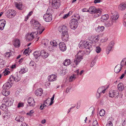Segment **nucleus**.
I'll list each match as a JSON object with an SVG mask.
<instances>
[{"label":"nucleus","instance_id":"obj_59","mask_svg":"<svg viewBox=\"0 0 126 126\" xmlns=\"http://www.w3.org/2000/svg\"><path fill=\"white\" fill-rule=\"evenodd\" d=\"M34 112V111L33 110H31L29 112L27 113V114L30 115H31V114Z\"/></svg>","mask_w":126,"mask_h":126},{"label":"nucleus","instance_id":"obj_19","mask_svg":"<svg viewBox=\"0 0 126 126\" xmlns=\"http://www.w3.org/2000/svg\"><path fill=\"white\" fill-rule=\"evenodd\" d=\"M6 23V21L4 19L0 20V30H2L3 29Z\"/></svg>","mask_w":126,"mask_h":126},{"label":"nucleus","instance_id":"obj_56","mask_svg":"<svg viewBox=\"0 0 126 126\" xmlns=\"http://www.w3.org/2000/svg\"><path fill=\"white\" fill-rule=\"evenodd\" d=\"M101 94L98 93V92H97V93H96V97L97 98H99L100 97V95Z\"/></svg>","mask_w":126,"mask_h":126},{"label":"nucleus","instance_id":"obj_23","mask_svg":"<svg viewBox=\"0 0 126 126\" xmlns=\"http://www.w3.org/2000/svg\"><path fill=\"white\" fill-rule=\"evenodd\" d=\"M43 92L42 89L41 88H39L37 89L35 92V94L37 96H41Z\"/></svg>","mask_w":126,"mask_h":126},{"label":"nucleus","instance_id":"obj_44","mask_svg":"<svg viewBox=\"0 0 126 126\" xmlns=\"http://www.w3.org/2000/svg\"><path fill=\"white\" fill-rule=\"evenodd\" d=\"M27 71V70L26 68L21 69L19 71V73L21 74H23Z\"/></svg>","mask_w":126,"mask_h":126},{"label":"nucleus","instance_id":"obj_14","mask_svg":"<svg viewBox=\"0 0 126 126\" xmlns=\"http://www.w3.org/2000/svg\"><path fill=\"white\" fill-rule=\"evenodd\" d=\"M12 83H10L9 82H7L4 84L3 86V89L8 90L12 87Z\"/></svg>","mask_w":126,"mask_h":126},{"label":"nucleus","instance_id":"obj_57","mask_svg":"<svg viewBox=\"0 0 126 126\" xmlns=\"http://www.w3.org/2000/svg\"><path fill=\"white\" fill-rule=\"evenodd\" d=\"M11 53L10 52L7 53L5 55V56L8 57H9L11 56Z\"/></svg>","mask_w":126,"mask_h":126},{"label":"nucleus","instance_id":"obj_38","mask_svg":"<svg viewBox=\"0 0 126 126\" xmlns=\"http://www.w3.org/2000/svg\"><path fill=\"white\" fill-rule=\"evenodd\" d=\"M3 94L5 96H7L10 94V92L8 90L3 89L2 91Z\"/></svg>","mask_w":126,"mask_h":126},{"label":"nucleus","instance_id":"obj_37","mask_svg":"<svg viewBox=\"0 0 126 126\" xmlns=\"http://www.w3.org/2000/svg\"><path fill=\"white\" fill-rule=\"evenodd\" d=\"M15 5L16 6V7L17 9L20 10H21L22 9V3L21 2H16L15 3Z\"/></svg>","mask_w":126,"mask_h":126},{"label":"nucleus","instance_id":"obj_40","mask_svg":"<svg viewBox=\"0 0 126 126\" xmlns=\"http://www.w3.org/2000/svg\"><path fill=\"white\" fill-rule=\"evenodd\" d=\"M76 75L73 74L69 78V81L71 82L74 80L76 79Z\"/></svg>","mask_w":126,"mask_h":126},{"label":"nucleus","instance_id":"obj_13","mask_svg":"<svg viewBox=\"0 0 126 126\" xmlns=\"http://www.w3.org/2000/svg\"><path fill=\"white\" fill-rule=\"evenodd\" d=\"M43 18L46 21L49 22L51 21L52 20V16L51 15L46 13L43 16Z\"/></svg>","mask_w":126,"mask_h":126},{"label":"nucleus","instance_id":"obj_46","mask_svg":"<svg viewBox=\"0 0 126 126\" xmlns=\"http://www.w3.org/2000/svg\"><path fill=\"white\" fill-rule=\"evenodd\" d=\"M105 111L103 109L101 110L100 111V115L101 116H103L105 115Z\"/></svg>","mask_w":126,"mask_h":126},{"label":"nucleus","instance_id":"obj_36","mask_svg":"<svg viewBox=\"0 0 126 126\" xmlns=\"http://www.w3.org/2000/svg\"><path fill=\"white\" fill-rule=\"evenodd\" d=\"M15 120L18 122H22L24 121V118L22 116H18L16 118Z\"/></svg>","mask_w":126,"mask_h":126},{"label":"nucleus","instance_id":"obj_4","mask_svg":"<svg viewBox=\"0 0 126 126\" xmlns=\"http://www.w3.org/2000/svg\"><path fill=\"white\" fill-rule=\"evenodd\" d=\"M16 11L14 10H9L6 12V15L9 18H13L16 14Z\"/></svg>","mask_w":126,"mask_h":126},{"label":"nucleus","instance_id":"obj_52","mask_svg":"<svg viewBox=\"0 0 126 126\" xmlns=\"http://www.w3.org/2000/svg\"><path fill=\"white\" fill-rule=\"evenodd\" d=\"M14 77L13 76L11 75L10 78L9 80L10 81V83H12V82L13 80H14Z\"/></svg>","mask_w":126,"mask_h":126},{"label":"nucleus","instance_id":"obj_48","mask_svg":"<svg viewBox=\"0 0 126 126\" xmlns=\"http://www.w3.org/2000/svg\"><path fill=\"white\" fill-rule=\"evenodd\" d=\"M101 50V49L99 47H97L96 48V51L97 53H99Z\"/></svg>","mask_w":126,"mask_h":126},{"label":"nucleus","instance_id":"obj_54","mask_svg":"<svg viewBox=\"0 0 126 126\" xmlns=\"http://www.w3.org/2000/svg\"><path fill=\"white\" fill-rule=\"evenodd\" d=\"M95 62H96L95 61H93L91 63L90 65V66L91 67H93L95 64Z\"/></svg>","mask_w":126,"mask_h":126},{"label":"nucleus","instance_id":"obj_28","mask_svg":"<svg viewBox=\"0 0 126 126\" xmlns=\"http://www.w3.org/2000/svg\"><path fill=\"white\" fill-rule=\"evenodd\" d=\"M106 90V89L104 86L101 87L99 88L97 90V92L101 94L102 93H104Z\"/></svg>","mask_w":126,"mask_h":126},{"label":"nucleus","instance_id":"obj_49","mask_svg":"<svg viewBox=\"0 0 126 126\" xmlns=\"http://www.w3.org/2000/svg\"><path fill=\"white\" fill-rule=\"evenodd\" d=\"M35 64V63L34 62L32 61H31L29 63V65L33 67Z\"/></svg>","mask_w":126,"mask_h":126},{"label":"nucleus","instance_id":"obj_15","mask_svg":"<svg viewBox=\"0 0 126 126\" xmlns=\"http://www.w3.org/2000/svg\"><path fill=\"white\" fill-rule=\"evenodd\" d=\"M59 47L60 50L62 51H65L66 49V46L63 42H60L59 44Z\"/></svg>","mask_w":126,"mask_h":126},{"label":"nucleus","instance_id":"obj_45","mask_svg":"<svg viewBox=\"0 0 126 126\" xmlns=\"http://www.w3.org/2000/svg\"><path fill=\"white\" fill-rule=\"evenodd\" d=\"M72 13L71 12H70L68 13L65 15L63 17V18L64 19L67 18L68 16L71 14Z\"/></svg>","mask_w":126,"mask_h":126},{"label":"nucleus","instance_id":"obj_53","mask_svg":"<svg viewBox=\"0 0 126 126\" xmlns=\"http://www.w3.org/2000/svg\"><path fill=\"white\" fill-rule=\"evenodd\" d=\"M24 106V104L23 103H19L18 104L17 107H23Z\"/></svg>","mask_w":126,"mask_h":126},{"label":"nucleus","instance_id":"obj_32","mask_svg":"<svg viewBox=\"0 0 126 126\" xmlns=\"http://www.w3.org/2000/svg\"><path fill=\"white\" fill-rule=\"evenodd\" d=\"M95 29L97 32H99L103 31L104 29V27L103 26H98V27L96 28Z\"/></svg>","mask_w":126,"mask_h":126},{"label":"nucleus","instance_id":"obj_29","mask_svg":"<svg viewBox=\"0 0 126 126\" xmlns=\"http://www.w3.org/2000/svg\"><path fill=\"white\" fill-rule=\"evenodd\" d=\"M118 90L122 92L124 89V86L123 84L121 83H119L117 85Z\"/></svg>","mask_w":126,"mask_h":126},{"label":"nucleus","instance_id":"obj_7","mask_svg":"<svg viewBox=\"0 0 126 126\" xmlns=\"http://www.w3.org/2000/svg\"><path fill=\"white\" fill-rule=\"evenodd\" d=\"M114 44L115 43L114 41H111L110 43L106 49V53L107 54H109L110 52L112 50Z\"/></svg>","mask_w":126,"mask_h":126},{"label":"nucleus","instance_id":"obj_21","mask_svg":"<svg viewBox=\"0 0 126 126\" xmlns=\"http://www.w3.org/2000/svg\"><path fill=\"white\" fill-rule=\"evenodd\" d=\"M48 80L50 81H55L57 78V76L55 75H52L48 77Z\"/></svg>","mask_w":126,"mask_h":126},{"label":"nucleus","instance_id":"obj_9","mask_svg":"<svg viewBox=\"0 0 126 126\" xmlns=\"http://www.w3.org/2000/svg\"><path fill=\"white\" fill-rule=\"evenodd\" d=\"M119 95V93L117 90L110 91L109 93V96L111 97L117 98Z\"/></svg>","mask_w":126,"mask_h":126},{"label":"nucleus","instance_id":"obj_64","mask_svg":"<svg viewBox=\"0 0 126 126\" xmlns=\"http://www.w3.org/2000/svg\"><path fill=\"white\" fill-rule=\"evenodd\" d=\"M123 126H126V119L124 120L123 121Z\"/></svg>","mask_w":126,"mask_h":126},{"label":"nucleus","instance_id":"obj_2","mask_svg":"<svg viewBox=\"0 0 126 126\" xmlns=\"http://www.w3.org/2000/svg\"><path fill=\"white\" fill-rule=\"evenodd\" d=\"M83 53V51H79L76 55V58L74 60V63L76 65H77L82 59Z\"/></svg>","mask_w":126,"mask_h":126},{"label":"nucleus","instance_id":"obj_6","mask_svg":"<svg viewBox=\"0 0 126 126\" xmlns=\"http://www.w3.org/2000/svg\"><path fill=\"white\" fill-rule=\"evenodd\" d=\"M14 101V99L11 97H7L3 100V101L5 102V104L8 106L12 105Z\"/></svg>","mask_w":126,"mask_h":126},{"label":"nucleus","instance_id":"obj_27","mask_svg":"<svg viewBox=\"0 0 126 126\" xmlns=\"http://www.w3.org/2000/svg\"><path fill=\"white\" fill-rule=\"evenodd\" d=\"M122 67L120 65H117L114 68L115 72L117 73H119L121 70Z\"/></svg>","mask_w":126,"mask_h":126},{"label":"nucleus","instance_id":"obj_51","mask_svg":"<svg viewBox=\"0 0 126 126\" xmlns=\"http://www.w3.org/2000/svg\"><path fill=\"white\" fill-rule=\"evenodd\" d=\"M93 126H98V125L97 121H94L93 123Z\"/></svg>","mask_w":126,"mask_h":126},{"label":"nucleus","instance_id":"obj_39","mask_svg":"<svg viewBox=\"0 0 126 126\" xmlns=\"http://www.w3.org/2000/svg\"><path fill=\"white\" fill-rule=\"evenodd\" d=\"M101 11L99 9H97V11L95 13V17H98L101 14Z\"/></svg>","mask_w":126,"mask_h":126},{"label":"nucleus","instance_id":"obj_31","mask_svg":"<svg viewBox=\"0 0 126 126\" xmlns=\"http://www.w3.org/2000/svg\"><path fill=\"white\" fill-rule=\"evenodd\" d=\"M126 8V4L125 3H122L119 6L118 8L122 11L124 10Z\"/></svg>","mask_w":126,"mask_h":126},{"label":"nucleus","instance_id":"obj_61","mask_svg":"<svg viewBox=\"0 0 126 126\" xmlns=\"http://www.w3.org/2000/svg\"><path fill=\"white\" fill-rule=\"evenodd\" d=\"M28 49H25V51H24L23 52V54H28Z\"/></svg>","mask_w":126,"mask_h":126},{"label":"nucleus","instance_id":"obj_30","mask_svg":"<svg viewBox=\"0 0 126 126\" xmlns=\"http://www.w3.org/2000/svg\"><path fill=\"white\" fill-rule=\"evenodd\" d=\"M109 18V16L108 14H105L103 15L101 17L100 19L102 22L105 21L107 20Z\"/></svg>","mask_w":126,"mask_h":126},{"label":"nucleus","instance_id":"obj_10","mask_svg":"<svg viewBox=\"0 0 126 126\" xmlns=\"http://www.w3.org/2000/svg\"><path fill=\"white\" fill-rule=\"evenodd\" d=\"M68 29L67 27L65 25L60 26L58 28V31L63 33H67L68 32Z\"/></svg>","mask_w":126,"mask_h":126},{"label":"nucleus","instance_id":"obj_5","mask_svg":"<svg viewBox=\"0 0 126 126\" xmlns=\"http://www.w3.org/2000/svg\"><path fill=\"white\" fill-rule=\"evenodd\" d=\"M50 45L48 47L49 50H54L57 48V42L55 40H53L50 42Z\"/></svg>","mask_w":126,"mask_h":126},{"label":"nucleus","instance_id":"obj_41","mask_svg":"<svg viewBox=\"0 0 126 126\" xmlns=\"http://www.w3.org/2000/svg\"><path fill=\"white\" fill-rule=\"evenodd\" d=\"M41 25V24L39 23L38 22L35 21H34L33 23V26L34 27L37 28Z\"/></svg>","mask_w":126,"mask_h":126},{"label":"nucleus","instance_id":"obj_62","mask_svg":"<svg viewBox=\"0 0 126 126\" xmlns=\"http://www.w3.org/2000/svg\"><path fill=\"white\" fill-rule=\"evenodd\" d=\"M108 40L107 39H102L101 40V42L102 43H103L106 41Z\"/></svg>","mask_w":126,"mask_h":126},{"label":"nucleus","instance_id":"obj_22","mask_svg":"<svg viewBox=\"0 0 126 126\" xmlns=\"http://www.w3.org/2000/svg\"><path fill=\"white\" fill-rule=\"evenodd\" d=\"M41 56L44 58H47L49 55V54L44 50L41 51Z\"/></svg>","mask_w":126,"mask_h":126},{"label":"nucleus","instance_id":"obj_20","mask_svg":"<svg viewBox=\"0 0 126 126\" xmlns=\"http://www.w3.org/2000/svg\"><path fill=\"white\" fill-rule=\"evenodd\" d=\"M97 9H96L95 6H93L90 7L89 9V12L90 14L95 13L97 11Z\"/></svg>","mask_w":126,"mask_h":126},{"label":"nucleus","instance_id":"obj_63","mask_svg":"<svg viewBox=\"0 0 126 126\" xmlns=\"http://www.w3.org/2000/svg\"><path fill=\"white\" fill-rule=\"evenodd\" d=\"M123 21L126 22V13L124 15L123 18Z\"/></svg>","mask_w":126,"mask_h":126},{"label":"nucleus","instance_id":"obj_1","mask_svg":"<svg viewBox=\"0 0 126 126\" xmlns=\"http://www.w3.org/2000/svg\"><path fill=\"white\" fill-rule=\"evenodd\" d=\"M92 43L91 42H88L85 41L83 42H80L79 44V46L80 48H85L89 50H87L88 52H90L92 50L91 47Z\"/></svg>","mask_w":126,"mask_h":126},{"label":"nucleus","instance_id":"obj_55","mask_svg":"<svg viewBox=\"0 0 126 126\" xmlns=\"http://www.w3.org/2000/svg\"><path fill=\"white\" fill-rule=\"evenodd\" d=\"M112 123L110 121H109L108 123L107 124L106 126H112Z\"/></svg>","mask_w":126,"mask_h":126},{"label":"nucleus","instance_id":"obj_26","mask_svg":"<svg viewBox=\"0 0 126 126\" xmlns=\"http://www.w3.org/2000/svg\"><path fill=\"white\" fill-rule=\"evenodd\" d=\"M114 23L110 19L109 21H107L105 23V26L107 27H110L113 25Z\"/></svg>","mask_w":126,"mask_h":126},{"label":"nucleus","instance_id":"obj_33","mask_svg":"<svg viewBox=\"0 0 126 126\" xmlns=\"http://www.w3.org/2000/svg\"><path fill=\"white\" fill-rule=\"evenodd\" d=\"M7 105H6L5 104H2L0 106V109H1L3 111H6L7 110Z\"/></svg>","mask_w":126,"mask_h":126},{"label":"nucleus","instance_id":"obj_8","mask_svg":"<svg viewBox=\"0 0 126 126\" xmlns=\"http://www.w3.org/2000/svg\"><path fill=\"white\" fill-rule=\"evenodd\" d=\"M52 3V5L53 8L57 9L61 5L60 2L57 0H50Z\"/></svg>","mask_w":126,"mask_h":126},{"label":"nucleus","instance_id":"obj_58","mask_svg":"<svg viewBox=\"0 0 126 126\" xmlns=\"http://www.w3.org/2000/svg\"><path fill=\"white\" fill-rule=\"evenodd\" d=\"M82 11L83 12H89V9L88 10L87 8H84L82 10Z\"/></svg>","mask_w":126,"mask_h":126},{"label":"nucleus","instance_id":"obj_42","mask_svg":"<svg viewBox=\"0 0 126 126\" xmlns=\"http://www.w3.org/2000/svg\"><path fill=\"white\" fill-rule=\"evenodd\" d=\"M126 58H124L123 59L122 61L121 62L120 64V65H121V66L122 67L124 66L125 65H126Z\"/></svg>","mask_w":126,"mask_h":126},{"label":"nucleus","instance_id":"obj_60","mask_svg":"<svg viewBox=\"0 0 126 126\" xmlns=\"http://www.w3.org/2000/svg\"><path fill=\"white\" fill-rule=\"evenodd\" d=\"M74 17H77V18L78 19H79L80 17L79 15L78 14L75 15L74 16Z\"/></svg>","mask_w":126,"mask_h":126},{"label":"nucleus","instance_id":"obj_17","mask_svg":"<svg viewBox=\"0 0 126 126\" xmlns=\"http://www.w3.org/2000/svg\"><path fill=\"white\" fill-rule=\"evenodd\" d=\"M36 29L37 30V32H36V34H41L42 32L45 29L44 27H43L41 25L36 28Z\"/></svg>","mask_w":126,"mask_h":126},{"label":"nucleus","instance_id":"obj_16","mask_svg":"<svg viewBox=\"0 0 126 126\" xmlns=\"http://www.w3.org/2000/svg\"><path fill=\"white\" fill-rule=\"evenodd\" d=\"M13 44L16 47H18L20 46L19 40L18 39H15L13 41Z\"/></svg>","mask_w":126,"mask_h":126},{"label":"nucleus","instance_id":"obj_50","mask_svg":"<svg viewBox=\"0 0 126 126\" xmlns=\"http://www.w3.org/2000/svg\"><path fill=\"white\" fill-rule=\"evenodd\" d=\"M45 42H44L43 44L45 46H47L48 44L49 43V41L48 40L46 39L45 40Z\"/></svg>","mask_w":126,"mask_h":126},{"label":"nucleus","instance_id":"obj_12","mask_svg":"<svg viewBox=\"0 0 126 126\" xmlns=\"http://www.w3.org/2000/svg\"><path fill=\"white\" fill-rule=\"evenodd\" d=\"M36 32H32L30 34H27L25 36L27 41H32L33 39L34 35H36Z\"/></svg>","mask_w":126,"mask_h":126},{"label":"nucleus","instance_id":"obj_11","mask_svg":"<svg viewBox=\"0 0 126 126\" xmlns=\"http://www.w3.org/2000/svg\"><path fill=\"white\" fill-rule=\"evenodd\" d=\"M111 13L112 15L110 18V19L114 23H115L116 22V20L119 17L118 13L116 11Z\"/></svg>","mask_w":126,"mask_h":126},{"label":"nucleus","instance_id":"obj_43","mask_svg":"<svg viewBox=\"0 0 126 126\" xmlns=\"http://www.w3.org/2000/svg\"><path fill=\"white\" fill-rule=\"evenodd\" d=\"M52 12V8L51 7H49L48 8L47 10L46 14L51 15V13Z\"/></svg>","mask_w":126,"mask_h":126},{"label":"nucleus","instance_id":"obj_34","mask_svg":"<svg viewBox=\"0 0 126 126\" xmlns=\"http://www.w3.org/2000/svg\"><path fill=\"white\" fill-rule=\"evenodd\" d=\"M33 55L35 59H37L40 56H41V51H35L33 53Z\"/></svg>","mask_w":126,"mask_h":126},{"label":"nucleus","instance_id":"obj_35","mask_svg":"<svg viewBox=\"0 0 126 126\" xmlns=\"http://www.w3.org/2000/svg\"><path fill=\"white\" fill-rule=\"evenodd\" d=\"M71 62L70 59H67L65 60L63 62V64L64 65L67 66L70 65Z\"/></svg>","mask_w":126,"mask_h":126},{"label":"nucleus","instance_id":"obj_25","mask_svg":"<svg viewBox=\"0 0 126 126\" xmlns=\"http://www.w3.org/2000/svg\"><path fill=\"white\" fill-rule=\"evenodd\" d=\"M49 101L47 99L40 106V109L41 110H43L48 104Z\"/></svg>","mask_w":126,"mask_h":126},{"label":"nucleus","instance_id":"obj_47","mask_svg":"<svg viewBox=\"0 0 126 126\" xmlns=\"http://www.w3.org/2000/svg\"><path fill=\"white\" fill-rule=\"evenodd\" d=\"M94 40L95 42H97L99 39V35H98L95 37H93Z\"/></svg>","mask_w":126,"mask_h":126},{"label":"nucleus","instance_id":"obj_18","mask_svg":"<svg viewBox=\"0 0 126 126\" xmlns=\"http://www.w3.org/2000/svg\"><path fill=\"white\" fill-rule=\"evenodd\" d=\"M28 102L30 106H33L35 105V102L33 98L29 97L28 99Z\"/></svg>","mask_w":126,"mask_h":126},{"label":"nucleus","instance_id":"obj_3","mask_svg":"<svg viewBox=\"0 0 126 126\" xmlns=\"http://www.w3.org/2000/svg\"><path fill=\"white\" fill-rule=\"evenodd\" d=\"M69 26L71 28L73 29H76L78 26V22L76 19H73L71 20L69 23Z\"/></svg>","mask_w":126,"mask_h":126},{"label":"nucleus","instance_id":"obj_24","mask_svg":"<svg viewBox=\"0 0 126 126\" xmlns=\"http://www.w3.org/2000/svg\"><path fill=\"white\" fill-rule=\"evenodd\" d=\"M69 35L68 32L67 33H63L62 34V39L64 41H66L68 39Z\"/></svg>","mask_w":126,"mask_h":126}]
</instances>
